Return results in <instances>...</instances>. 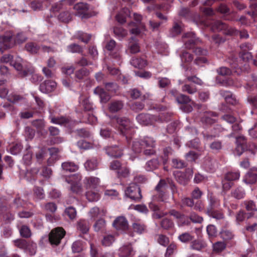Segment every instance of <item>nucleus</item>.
<instances>
[{
    "mask_svg": "<svg viewBox=\"0 0 257 257\" xmlns=\"http://www.w3.org/2000/svg\"><path fill=\"white\" fill-rule=\"evenodd\" d=\"M86 197L87 200L90 202H95L99 200L100 195L95 189L88 191L86 192Z\"/></svg>",
    "mask_w": 257,
    "mask_h": 257,
    "instance_id": "bb28decb",
    "label": "nucleus"
},
{
    "mask_svg": "<svg viewBox=\"0 0 257 257\" xmlns=\"http://www.w3.org/2000/svg\"><path fill=\"white\" fill-rule=\"evenodd\" d=\"M172 165L173 167L177 169H182L186 166V163L179 159H173L172 160Z\"/></svg>",
    "mask_w": 257,
    "mask_h": 257,
    "instance_id": "bf43d9fd",
    "label": "nucleus"
},
{
    "mask_svg": "<svg viewBox=\"0 0 257 257\" xmlns=\"http://www.w3.org/2000/svg\"><path fill=\"white\" fill-rule=\"evenodd\" d=\"M114 227L118 230L125 231L128 228L127 220L124 216H118L112 223Z\"/></svg>",
    "mask_w": 257,
    "mask_h": 257,
    "instance_id": "9d476101",
    "label": "nucleus"
},
{
    "mask_svg": "<svg viewBox=\"0 0 257 257\" xmlns=\"http://www.w3.org/2000/svg\"><path fill=\"white\" fill-rule=\"evenodd\" d=\"M236 152L240 156L247 149L246 141L244 137L240 136L236 138Z\"/></svg>",
    "mask_w": 257,
    "mask_h": 257,
    "instance_id": "f8f14e48",
    "label": "nucleus"
},
{
    "mask_svg": "<svg viewBox=\"0 0 257 257\" xmlns=\"http://www.w3.org/2000/svg\"><path fill=\"white\" fill-rule=\"evenodd\" d=\"M211 30L213 31H222L223 34L226 36H232L238 35L237 30L220 21L212 24Z\"/></svg>",
    "mask_w": 257,
    "mask_h": 257,
    "instance_id": "7ed1b4c3",
    "label": "nucleus"
},
{
    "mask_svg": "<svg viewBox=\"0 0 257 257\" xmlns=\"http://www.w3.org/2000/svg\"><path fill=\"white\" fill-rule=\"evenodd\" d=\"M132 148L133 151L137 153H139L141 152L142 150H143V145L142 140H136L133 142Z\"/></svg>",
    "mask_w": 257,
    "mask_h": 257,
    "instance_id": "3c124183",
    "label": "nucleus"
},
{
    "mask_svg": "<svg viewBox=\"0 0 257 257\" xmlns=\"http://www.w3.org/2000/svg\"><path fill=\"white\" fill-rule=\"evenodd\" d=\"M257 180V174L252 172L248 171L245 176L243 179L244 182L246 184H254Z\"/></svg>",
    "mask_w": 257,
    "mask_h": 257,
    "instance_id": "cd10ccee",
    "label": "nucleus"
},
{
    "mask_svg": "<svg viewBox=\"0 0 257 257\" xmlns=\"http://www.w3.org/2000/svg\"><path fill=\"white\" fill-rule=\"evenodd\" d=\"M106 154L112 157H120L122 155V151L118 146H111L105 148Z\"/></svg>",
    "mask_w": 257,
    "mask_h": 257,
    "instance_id": "2eb2a0df",
    "label": "nucleus"
},
{
    "mask_svg": "<svg viewBox=\"0 0 257 257\" xmlns=\"http://www.w3.org/2000/svg\"><path fill=\"white\" fill-rule=\"evenodd\" d=\"M94 93L99 95L102 103H106L110 99L109 95L100 87H96L94 90Z\"/></svg>",
    "mask_w": 257,
    "mask_h": 257,
    "instance_id": "aec40b11",
    "label": "nucleus"
},
{
    "mask_svg": "<svg viewBox=\"0 0 257 257\" xmlns=\"http://www.w3.org/2000/svg\"><path fill=\"white\" fill-rule=\"evenodd\" d=\"M182 31V28L181 25L177 23H174V25L171 30V35L172 36H176L179 35Z\"/></svg>",
    "mask_w": 257,
    "mask_h": 257,
    "instance_id": "69168bd1",
    "label": "nucleus"
},
{
    "mask_svg": "<svg viewBox=\"0 0 257 257\" xmlns=\"http://www.w3.org/2000/svg\"><path fill=\"white\" fill-rule=\"evenodd\" d=\"M182 39L185 48L188 49L194 48L200 41L199 39L196 37L195 34L192 32L184 34L182 36Z\"/></svg>",
    "mask_w": 257,
    "mask_h": 257,
    "instance_id": "6e6552de",
    "label": "nucleus"
},
{
    "mask_svg": "<svg viewBox=\"0 0 257 257\" xmlns=\"http://www.w3.org/2000/svg\"><path fill=\"white\" fill-rule=\"evenodd\" d=\"M56 83L52 80H46L40 85V91L44 93H48L54 91L56 87Z\"/></svg>",
    "mask_w": 257,
    "mask_h": 257,
    "instance_id": "9b49d317",
    "label": "nucleus"
},
{
    "mask_svg": "<svg viewBox=\"0 0 257 257\" xmlns=\"http://www.w3.org/2000/svg\"><path fill=\"white\" fill-rule=\"evenodd\" d=\"M105 226V221L103 219L98 220L94 224V229L96 231L102 230Z\"/></svg>",
    "mask_w": 257,
    "mask_h": 257,
    "instance_id": "774afa93",
    "label": "nucleus"
},
{
    "mask_svg": "<svg viewBox=\"0 0 257 257\" xmlns=\"http://www.w3.org/2000/svg\"><path fill=\"white\" fill-rule=\"evenodd\" d=\"M14 46L13 34L12 32H7L3 35L0 36V51L2 53Z\"/></svg>",
    "mask_w": 257,
    "mask_h": 257,
    "instance_id": "423d86ee",
    "label": "nucleus"
},
{
    "mask_svg": "<svg viewBox=\"0 0 257 257\" xmlns=\"http://www.w3.org/2000/svg\"><path fill=\"white\" fill-rule=\"evenodd\" d=\"M160 225L164 230H171L174 228V222L171 219L167 217L162 219L160 222Z\"/></svg>",
    "mask_w": 257,
    "mask_h": 257,
    "instance_id": "412c9836",
    "label": "nucleus"
},
{
    "mask_svg": "<svg viewBox=\"0 0 257 257\" xmlns=\"http://www.w3.org/2000/svg\"><path fill=\"white\" fill-rule=\"evenodd\" d=\"M62 169L69 172H75L78 169V166L75 163L70 162H66L62 164Z\"/></svg>",
    "mask_w": 257,
    "mask_h": 257,
    "instance_id": "c756f323",
    "label": "nucleus"
},
{
    "mask_svg": "<svg viewBox=\"0 0 257 257\" xmlns=\"http://www.w3.org/2000/svg\"><path fill=\"white\" fill-rule=\"evenodd\" d=\"M157 241L161 245L166 246L169 243V239L166 235L161 234L158 235Z\"/></svg>",
    "mask_w": 257,
    "mask_h": 257,
    "instance_id": "680f3d73",
    "label": "nucleus"
},
{
    "mask_svg": "<svg viewBox=\"0 0 257 257\" xmlns=\"http://www.w3.org/2000/svg\"><path fill=\"white\" fill-rule=\"evenodd\" d=\"M130 15V12L127 8H123L119 13L117 14L115 18L117 21L120 23L123 24L126 22V18L127 17H129Z\"/></svg>",
    "mask_w": 257,
    "mask_h": 257,
    "instance_id": "a211bd4d",
    "label": "nucleus"
},
{
    "mask_svg": "<svg viewBox=\"0 0 257 257\" xmlns=\"http://www.w3.org/2000/svg\"><path fill=\"white\" fill-rule=\"evenodd\" d=\"M206 243L199 240H195L193 241L191 244V248L193 249L200 250L206 246Z\"/></svg>",
    "mask_w": 257,
    "mask_h": 257,
    "instance_id": "f704fd0d",
    "label": "nucleus"
},
{
    "mask_svg": "<svg viewBox=\"0 0 257 257\" xmlns=\"http://www.w3.org/2000/svg\"><path fill=\"white\" fill-rule=\"evenodd\" d=\"M73 9L76 11V15L84 17L87 13L89 7L86 3H78L74 6Z\"/></svg>",
    "mask_w": 257,
    "mask_h": 257,
    "instance_id": "ddd939ff",
    "label": "nucleus"
},
{
    "mask_svg": "<svg viewBox=\"0 0 257 257\" xmlns=\"http://www.w3.org/2000/svg\"><path fill=\"white\" fill-rule=\"evenodd\" d=\"M98 162L96 158L88 159L84 163V167L87 171H93L97 168Z\"/></svg>",
    "mask_w": 257,
    "mask_h": 257,
    "instance_id": "b1692460",
    "label": "nucleus"
},
{
    "mask_svg": "<svg viewBox=\"0 0 257 257\" xmlns=\"http://www.w3.org/2000/svg\"><path fill=\"white\" fill-rule=\"evenodd\" d=\"M190 70L189 68H187L184 73V76L187 79L188 81H191L193 83L201 85L203 84L202 81L199 78L197 77L196 75H191V74L189 73Z\"/></svg>",
    "mask_w": 257,
    "mask_h": 257,
    "instance_id": "5701e85b",
    "label": "nucleus"
},
{
    "mask_svg": "<svg viewBox=\"0 0 257 257\" xmlns=\"http://www.w3.org/2000/svg\"><path fill=\"white\" fill-rule=\"evenodd\" d=\"M25 99L23 96L14 93L9 94L7 98V100L13 103H18L24 100Z\"/></svg>",
    "mask_w": 257,
    "mask_h": 257,
    "instance_id": "c9c22d12",
    "label": "nucleus"
},
{
    "mask_svg": "<svg viewBox=\"0 0 257 257\" xmlns=\"http://www.w3.org/2000/svg\"><path fill=\"white\" fill-rule=\"evenodd\" d=\"M13 242L15 246L22 249H26L30 246V244H28V242L23 239L14 240Z\"/></svg>",
    "mask_w": 257,
    "mask_h": 257,
    "instance_id": "ea45409f",
    "label": "nucleus"
},
{
    "mask_svg": "<svg viewBox=\"0 0 257 257\" xmlns=\"http://www.w3.org/2000/svg\"><path fill=\"white\" fill-rule=\"evenodd\" d=\"M64 214L70 219L73 220L76 218L77 212L75 208L70 206L65 209Z\"/></svg>",
    "mask_w": 257,
    "mask_h": 257,
    "instance_id": "58836bf2",
    "label": "nucleus"
},
{
    "mask_svg": "<svg viewBox=\"0 0 257 257\" xmlns=\"http://www.w3.org/2000/svg\"><path fill=\"white\" fill-rule=\"evenodd\" d=\"M128 47L131 53L135 54L140 51L138 40L134 37H132L129 39Z\"/></svg>",
    "mask_w": 257,
    "mask_h": 257,
    "instance_id": "f3484780",
    "label": "nucleus"
},
{
    "mask_svg": "<svg viewBox=\"0 0 257 257\" xmlns=\"http://www.w3.org/2000/svg\"><path fill=\"white\" fill-rule=\"evenodd\" d=\"M210 148L213 152H218L222 149V142L219 141H214L210 144Z\"/></svg>",
    "mask_w": 257,
    "mask_h": 257,
    "instance_id": "5fc2aeb1",
    "label": "nucleus"
},
{
    "mask_svg": "<svg viewBox=\"0 0 257 257\" xmlns=\"http://www.w3.org/2000/svg\"><path fill=\"white\" fill-rule=\"evenodd\" d=\"M117 176L119 178H126L129 176L130 171L126 167H120L117 171Z\"/></svg>",
    "mask_w": 257,
    "mask_h": 257,
    "instance_id": "338daca9",
    "label": "nucleus"
},
{
    "mask_svg": "<svg viewBox=\"0 0 257 257\" xmlns=\"http://www.w3.org/2000/svg\"><path fill=\"white\" fill-rule=\"evenodd\" d=\"M167 162V159L162 156L153 158L147 162L145 165V169L148 171H152L158 169L162 163L165 164Z\"/></svg>",
    "mask_w": 257,
    "mask_h": 257,
    "instance_id": "1a4fd4ad",
    "label": "nucleus"
},
{
    "mask_svg": "<svg viewBox=\"0 0 257 257\" xmlns=\"http://www.w3.org/2000/svg\"><path fill=\"white\" fill-rule=\"evenodd\" d=\"M226 246V243L223 241H218L213 244V250L217 252L223 251Z\"/></svg>",
    "mask_w": 257,
    "mask_h": 257,
    "instance_id": "864d4df0",
    "label": "nucleus"
},
{
    "mask_svg": "<svg viewBox=\"0 0 257 257\" xmlns=\"http://www.w3.org/2000/svg\"><path fill=\"white\" fill-rule=\"evenodd\" d=\"M51 122L60 125L65 124L69 122V119L64 117H55L50 116Z\"/></svg>",
    "mask_w": 257,
    "mask_h": 257,
    "instance_id": "49530a36",
    "label": "nucleus"
},
{
    "mask_svg": "<svg viewBox=\"0 0 257 257\" xmlns=\"http://www.w3.org/2000/svg\"><path fill=\"white\" fill-rule=\"evenodd\" d=\"M39 172V169L37 167L32 168L29 170H27L25 174V177L28 181H32L35 180L36 175Z\"/></svg>",
    "mask_w": 257,
    "mask_h": 257,
    "instance_id": "c85d7f7f",
    "label": "nucleus"
},
{
    "mask_svg": "<svg viewBox=\"0 0 257 257\" xmlns=\"http://www.w3.org/2000/svg\"><path fill=\"white\" fill-rule=\"evenodd\" d=\"M78 147L83 150H87L92 148L93 145L91 143L84 140H80L77 142Z\"/></svg>",
    "mask_w": 257,
    "mask_h": 257,
    "instance_id": "0e129e2a",
    "label": "nucleus"
},
{
    "mask_svg": "<svg viewBox=\"0 0 257 257\" xmlns=\"http://www.w3.org/2000/svg\"><path fill=\"white\" fill-rule=\"evenodd\" d=\"M11 65L13 66L19 72V74L23 77L34 72V68L27 66L24 61L19 57L11 61Z\"/></svg>",
    "mask_w": 257,
    "mask_h": 257,
    "instance_id": "f03ea898",
    "label": "nucleus"
},
{
    "mask_svg": "<svg viewBox=\"0 0 257 257\" xmlns=\"http://www.w3.org/2000/svg\"><path fill=\"white\" fill-rule=\"evenodd\" d=\"M89 74V71L86 68H82L75 72V78L78 80H82L84 77L87 76Z\"/></svg>",
    "mask_w": 257,
    "mask_h": 257,
    "instance_id": "8fccbe9b",
    "label": "nucleus"
},
{
    "mask_svg": "<svg viewBox=\"0 0 257 257\" xmlns=\"http://www.w3.org/2000/svg\"><path fill=\"white\" fill-rule=\"evenodd\" d=\"M131 64L136 68H143L147 65V62L141 58H135L132 60Z\"/></svg>",
    "mask_w": 257,
    "mask_h": 257,
    "instance_id": "72a5a7b5",
    "label": "nucleus"
},
{
    "mask_svg": "<svg viewBox=\"0 0 257 257\" xmlns=\"http://www.w3.org/2000/svg\"><path fill=\"white\" fill-rule=\"evenodd\" d=\"M206 213L210 217L216 219V220H221L224 218V214L222 212L219 211H214L211 208H207Z\"/></svg>",
    "mask_w": 257,
    "mask_h": 257,
    "instance_id": "7c9ffc66",
    "label": "nucleus"
},
{
    "mask_svg": "<svg viewBox=\"0 0 257 257\" xmlns=\"http://www.w3.org/2000/svg\"><path fill=\"white\" fill-rule=\"evenodd\" d=\"M217 116V114L215 112H207L202 117L201 121L207 124H213L216 122V120L211 118V117H216Z\"/></svg>",
    "mask_w": 257,
    "mask_h": 257,
    "instance_id": "4be33fe9",
    "label": "nucleus"
},
{
    "mask_svg": "<svg viewBox=\"0 0 257 257\" xmlns=\"http://www.w3.org/2000/svg\"><path fill=\"white\" fill-rule=\"evenodd\" d=\"M132 227L135 232L140 234L142 233L146 228V226L144 224L137 222L134 223Z\"/></svg>",
    "mask_w": 257,
    "mask_h": 257,
    "instance_id": "13d9d810",
    "label": "nucleus"
},
{
    "mask_svg": "<svg viewBox=\"0 0 257 257\" xmlns=\"http://www.w3.org/2000/svg\"><path fill=\"white\" fill-rule=\"evenodd\" d=\"M157 194L155 195L153 197V200L154 202H166V197L165 192L157 191Z\"/></svg>",
    "mask_w": 257,
    "mask_h": 257,
    "instance_id": "603ef678",
    "label": "nucleus"
},
{
    "mask_svg": "<svg viewBox=\"0 0 257 257\" xmlns=\"http://www.w3.org/2000/svg\"><path fill=\"white\" fill-rule=\"evenodd\" d=\"M125 195L132 200L140 201L142 197L140 188L136 183H132L125 190Z\"/></svg>",
    "mask_w": 257,
    "mask_h": 257,
    "instance_id": "0eeeda50",
    "label": "nucleus"
},
{
    "mask_svg": "<svg viewBox=\"0 0 257 257\" xmlns=\"http://www.w3.org/2000/svg\"><path fill=\"white\" fill-rule=\"evenodd\" d=\"M25 48L28 51L33 54L37 53L40 49V47L34 43H29L27 44L25 46Z\"/></svg>",
    "mask_w": 257,
    "mask_h": 257,
    "instance_id": "6e6d98bb",
    "label": "nucleus"
},
{
    "mask_svg": "<svg viewBox=\"0 0 257 257\" xmlns=\"http://www.w3.org/2000/svg\"><path fill=\"white\" fill-rule=\"evenodd\" d=\"M77 229L81 233L85 234L88 232L89 229V222L85 220H80L77 224Z\"/></svg>",
    "mask_w": 257,
    "mask_h": 257,
    "instance_id": "a878e982",
    "label": "nucleus"
},
{
    "mask_svg": "<svg viewBox=\"0 0 257 257\" xmlns=\"http://www.w3.org/2000/svg\"><path fill=\"white\" fill-rule=\"evenodd\" d=\"M144 149L148 148H154L155 141L151 138L145 137L142 140Z\"/></svg>",
    "mask_w": 257,
    "mask_h": 257,
    "instance_id": "37998d69",
    "label": "nucleus"
},
{
    "mask_svg": "<svg viewBox=\"0 0 257 257\" xmlns=\"http://www.w3.org/2000/svg\"><path fill=\"white\" fill-rule=\"evenodd\" d=\"M34 193L35 197L38 200L43 199L45 197L43 189L40 187H35L34 189Z\"/></svg>",
    "mask_w": 257,
    "mask_h": 257,
    "instance_id": "052dcab7",
    "label": "nucleus"
},
{
    "mask_svg": "<svg viewBox=\"0 0 257 257\" xmlns=\"http://www.w3.org/2000/svg\"><path fill=\"white\" fill-rule=\"evenodd\" d=\"M221 237L225 240H229L233 238L234 234L228 230H223L220 232Z\"/></svg>",
    "mask_w": 257,
    "mask_h": 257,
    "instance_id": "e2e57ef3",
    "label": "nucleus"
},
{
    "mask_svg": "<svg viewBox=\"0 0 257 257\" xmlns=\"http://www.w3.org/2000/svg\"><path fill=\"white\" fill-rule=\"evenodd\" d=\"M123 106V103L121 100H114L109 104L108 109L111 112H116L121 110Z\"/></svg>",
    "mask_w": 257,
    "mask_h": 257,
    "instance_id": "6ab92c4d",
    "label": "nucleus"
},
{
    "mask_svg": "<svg viewBox=\"0 0 257 257\" xmlns=\"http://www.w3.org/2000/svg\"><path fill=\"white\" fill-rule=\"evenodd\" d=\"M19 231L21 236L24 238H28L32 235L31 231L27 225H22L20 228Z\"/></svg>",
    "mask_w": 257,
    "mask_h": 257,
    "instance_id": "e433bc0d",
    "label": "nucleus"
},
{
    "mask_svg": "<svg viewBox=\"0 0 257 257\" xmlns=\"http://www.w3.org/2000/svg\"><path fill=\"white\" fill-rule=\"evenodd\" d=\"M252 213H250L246 214L243 210H240L237 212V213L236 215V221L237 222V223L239 224L240 222L243 221L245 218L248 219L251 216H252Z\"/></svg>",
    "mask_w": 257,
    "mask_h": 257,
    "instance_id": "2f4dec72",
    "label": "nucleus"
},
{
    "mask_svg": "<svg viewBox=\"0 0 257 257\" xmlns=\"http://www.w3.org/2000/svg\"><path fill=\"white\" fill-rule=\"evenodd\" d=\"M244 191L241 188H237L231 192V195L237 199H240L244 197Z\"/></svg>",
    "mask_w": 257,
    "mask_h": 257,
    "instance_id": "c03bdc74",
    "label": "nucleus"
},
{
    "mask_svg": "<svg viewBox=\"0 0 257 257\" xmlns=\"http://www.w3.org/2000/svg\"><path fill=\"white\" fill-rule=\"evenodd\" d=\"M165 113L161 114L160 117L157 116L151 115L149 114L141 113L137 116V121L142 125H147L152 124L153 122L160 120V121H167L168 119L165 118Z\"/></svg>",
    "mask_w": 257,
    "mask_h": 257,
    "instance_id": "20e7f679",
    "label": "nucleus"
},
{
    "mask_svg": "<svg viewBox=\"0 0 257 257\" xmlns=\"http://www.w3.org/2000/svg\"><path fill=\"white\" fill-rule=\"evenodd\" d=\"M69 52L71 53H81L83 51L82 48L78 44H72L67 47Z\"/></svg>",
    "mask_w": 257,
    "mask_h": 257,
    "instance_id": "4d7b16f0",
    "label": "nucleus"
},
{
    "mask_svg": "<svg viewBox=\"0 0 257 257\" xmlns=\"http://www.w3.org/2000/svg\"><path fill=\"white\" fill-rule=\"evenodd\" d=\"M194 236L189 232H184L178 236L180 241L184 243H188L193 240Z\"/></svg>",
    "mask_w": 257,
    "mask_h": 257,
    "instance_id": "a18cd8bd",
    "label": "nucleus"
},
{
    "mask_svg": "<svg viewBox=\"0 0 257 257\" xmlns=\"http://www.w3.org/2000/svg\"><path fill=\"white\" fill-rule=\"evenodd\" d=\"M239 177V172H229L225 174L224 178L231 182L238 180Z\"/></svg>",
    "mask_w": 257,
    "mask_h": 257,
    "instance_id": "de8ad7c7",
    "label": "nucleus"
},
{
    "mask_svg": "<svg viewBox=\"0 0 257 257\" xmlns=\"http://www.w3.org/2000/svg\"><path fill=\"white\" fill-rule=\"evenodd\" d=\"M65 234V231L62 227H57L51 230L49 235V240L53 245L60 244L61 239Z\"/></svg>",
    "mask_w": 257,
    "mask_h": 257,
    "instance_id": "39448f33",
    "label": "nucleus"
},
{
    "mask_svg": "<svg viewBox=\"0 0 257 257\" xmlns=\"http://www.w3.org/2000/svg\"><path fill=\"white\" fill-rule=\"evenodd\" d=\"M106 211L104 209H100L97 207H94L92 208L89 211V213L92 217H97L99 216L104 215L106 213Z\"/></svg>",
    "mask_w": 257,
    "mask_h": 257,
    "instance_id": "79ce46f5",
    "label": "nucleus"
},
{
    "mask_svg": "<svg viewBox=\"0 0 257 257\" xmlns=\"http://www.w3.org/2000/svg\"><path fill=\"white\" fill-rule=\"evenodd\" d=\"M113 33L115 36L120 39H122L125 37L127 34V31L120 27H114Z\"/></svg>",
    "mask_w": 257,
    "mask_h": 257,
    "instance_id": "4c0bfd02",
    "label": "nucleus"
},
{
    "mask_svg": "<svg viewBox=\"0 0 257 257\" xmlns=\"http://www.w3.org/2000/svg\"><path fill=\"white\" fill-rule=\"evenodd\" d=\"M175 176L176 181L183 185H186L189 180V176H187L186 174L183 172H177Z\"/></svg>",
    "mask_w": 257,
    "mask_h": 257,
    "instance_id": "393cba45",
    "label": "nucleus"
},
{
    "mask_svg": "<svg viewBox=\"0 0 257 257\" xmlns=\"http://www.w3.org/2000/svg\"><path fill=\"white\" fill-rule=\"evenodd\" d=\"M188 80L185 78L183 80H179V84H183L181 90L184 92H187L189 94H193L197 91V88L193 85L187 84Z\"/></svg>",
    "mask_w": 257,
    "mask_h": 257,
    "instance_id": "4468645a",
    "label": "nucleus"
},
{
    "mask_svg": "<svg viewBox=\"0 0 257 257\" xmlns=\"http://www.w3.org/2000/svg\"><path fill=\"white\" fill-rule=\"evenodd\" d=\"M116 122L119 124L118 128L120 135L125 136L127 143H130L131 140L132 135L134 131V124L127 117H117Z\"/></svg>",
    "mask_w": 257,
    "mask_h": 257,
    "instance_id": "f257e3e1",
    "label": "nucleus"
},
{
    "mask_svg": "<svg viewBox=\"0 0 257 257\" xmlns=\"http://www.w3.org/2000/svg\"><path fill=\"white\" fill-rule=\"evenodd\" d=\"M58 19L62 22L68 23L72 20L71 15L68 11L63 12L59 15Z\"/></svg>",
    "mask_w": 257,
    "mask_h": 257,
    "instance_id": "a19ab883",
    "label": "nucleus"
},
{
    "mask_svg": "<svg viewBox=\"0 0 257 257\" xmlns=\"http://www.w3.org/2000/svg\"><path fill=\"white\" fill-rule=\"evenodd\" d=\"M176 100L178 103L183 105L190 102L191 101V99L189 96L183 94H179V96L176 97Z\"/></svg>",
    "mask_w": 257,
    "mask_h": 257,
    "instance_id": "09e8293b",
    "label": "nucleus"
},
{
    "mask_svg": "<svg viewBox=\"0 0 257 257\" xmlns=\"http://www.w3.org/2000/svg\"><path fill=\"white\" fill-rule=\"evenodd\" d=\"M133 251V248L131 244H127L122 246L119 249V255L121 257L128 256Z\"/></svg>",
    "mask_w": 257,
    "mask_h": 257,
    "instance_id": "473e14b6",
    "label": "nucleus"
},
{
    "mask_svg": "<svg viewBox=\"0 0 257 257\" xmlns=\"http://www.w3.org/2000/svg\"><path fill=\"white\" fill-rule=\"evenodd\" d=\"M99 183V179L95 177H87L84 180V184L86 188L89 189H95Z\"/></svg>",
    "mask_w": 257,
    "mask_h": 257,
    "instance_id": "dca6fc26",
    "label": "nucleus"
}]
</instances>
